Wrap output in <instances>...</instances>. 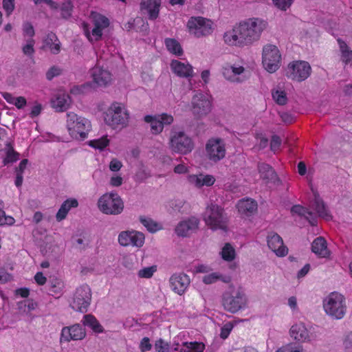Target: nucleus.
Instances as JSON below:
<instances>
[{
  "mask_svg": "<svg viewBox=\"0 0 352 352\" xmlns=\"http://www.w3.org/2000/svg\"><path fill=\"white\" fill-rule=\"evenodd\" d=\"M258 170L261 178L264 180L266 184L270 183L274 185H279L280 183V180L276 173L270 165L265 163H258Z\"/></svg>",
  "mask_w": 352,
  "mask_h": 352,
  "instance_id": "20",
  "label": "nucleus"
},
{
  "mask_svg": "<svg viewBox=\"0 0 352 352\" xmlns=\"http://www.w3.org/2000/svg\"><path fill=\"white\" fill-rule=\"evenodd\" d=\"M323 307L326 314L331 318L341 319L346 314L345 298L338 292H332L324 299Z\"/></svg>",
  "mask_w": 352,
  "mask_h": 352,
  "instance_id": "5",
  "label": "nucleus"
},
{
  "mask_svg": "<svg viewBox=\"0 0 352 352\" xmlns=\"http://www.w3.org/2000/svg\"><path fill=\"white\" fill-rule=\"evenodd\" d=\"M78 202L76 199H68L65 200L60 206L58 212L56 214V219L58 221H61L67 217L68 212L72 208H76Z\"/></svg>",
  "mask_w": 352,
  "mask_h": 352,
  "instance_id": "28",
  "label": "nucleus"
},
{
  "mask_svg": "<svg viewBox=\"0 0 352 352\" xmlns=\"http://www.w3.org/2000/svg\"><path fill=\"white\" fill-rule=\"evenodd\" d=\"M67 128L69 135L76 139L84 140L91 130L90 122L74 112L67 113Z\"/></svg>",
  "mask_w": 352,
  "mask_h": 352,
  "instance_id": "3",
  "label": "nucleus"
},
{
  "mask_svg": "<svg viewBox=\"0 0 352 352\" xmlns=\"http://www.w3.org/2000/svg\"><path fill=\"white\" fill-rule=\"evenodd\" d=\"M157 116L147 115L144 116V120L146 123L151 124V131L153 135H158L161 133L164 129L162 123Z\"/></svg>",
  "mask_w": 352,
  "mask_h": 352,
  "instance_id": "33",
  "label": "nucleus"
},
{
  "mask_svg": "<svg viewBox=\"0 0 352 352\" xmlns=\"http://www.w3.org/2000/svg\"><path fill=\"white\" fill-rule=\"evenodd\" d=\"M267 239L269 248L275 252L277 256H284L287 254L288 249L284 245L282 238L277 233H269Z\"/></svg>",
  "mask_w": 352,
  "mask_h": 352,
  "instance_id": "17",
  "label": "nucleus"
},
{
  "mask_svg": "<svg viewBox=\"0 0 352 352\" xmlns=\"http://www.w3.org/2000/svg\"><path fill=\"white\" fill-rule=\"evenodd\" d=\"M3 7L7 14H10L14 8V0H3Z\"/></svg>",
  "mask_w": 352,
  "mask_h": 352,
  "instance_id": "63",
  "label": "nucleus"
},
{
  "mask_svg": "<svg viewBox=\"0 0 352 352\" xmlns=\"http://www.w3.org/2000/svg\"><path fill=\"white\" fill-rule=\"evenodd\" d=\"M166 48L169 52L177 56H180L183 53L182 48L177 41L174 38H166L164 41Z\"/></svg>",
  "mask_w": 352,
  "mask_h": 352,
  "instance_id": "38",
  "label": "nucleus"
},
{
  "mask_svg": "<svg viewBox=\"0 0 352 352\" xmlns=\"http://www.w3.org/2000/svg\"><path fill=\"white\" fill-rule=\"evenodd\" d=\"M99 210L104 214L117 215L124 210V202L116 192H111L100 197L98 201Z\"/></svg>",
  "mask_w": 352,
  "mask_h": 352,
  "instance_id": "6",
  "label": "nucleus"
},
{
  "mask_svg": "<svg viewBox=\"0 0 352 352\" xmlns=\"http://www.w3.org/2000/svg\"><path fill=\"white\" fill-rule=\"evenodd\" d=\"M199 223V219L191 217L179 222L175 228V232L179 236H187L197 230Z\"/></svg>",
  "mask_w": 352,
  "mask_h": 352,
  "instance_id": "19",
  "label": "nucleus"
},
{
  "mask_svg": "<svg viewBox=\"0 0 352 352\" xmlns=\"http://www.w3.org/2000/svg\"><path fill=\"white\" fill-rule=\"evenodd\" d=\"M311 250L322 258H327L330 255L327 241L322 236L317 237L311 243Z\"/></svg>",
  "mask_w": 352,
  "mask_h": 352,
  "instance_id": "27",
  "label": "nucleus"
},
{
  "mask_svg": "<svg viewBox=\"0 0 352 352\" xmlns=\"http://www.w3.org/2000/svg\"><path fill=\"white\" fill-rule=\"evenodd\" d=\"M239 212L241 214L249 216L257 209V203L252 199L240 200L237 204Z\"/></svg>",
  "mask_w": 352,
  "mask_h": 352,
  "instance_id": "31",
  "label": "nucleus"
},
{
  "mask_svg": "<svg viewBox=\"0 0 352 352\" xmlns=\"http://www.w3.org/2000/svg\"><path fill=\"white\" fill-rule=\"evenodd\" d=\"M221 278V274L218 273H211L204 276L203 282L206 284H212L219 280Z\"/></svg>",
  "mask_w": 352,
  "mask_h": 352,
  "instance_id": "52",
  "label": "nucleus"
},
{
  "mask_svg": "<svg viewBox=\"0 0 352 352\" xmlns=\"http://www.w3.org/2000/svg\"><path fill=\"white\" fill-rule=\"evenodd\" d=\"M160 0H142L140 9L143 14L147 15L150 20H155L158 17Z\"/></svg>",
  "mask_w": 352,
  "mask_h": 352,
  "instance_id": "21",
  "label": "nucleus"
},
{
  "mask_svg": "<svg viewBox=\"0 0 352 352\" xmlns=\"http://www.w3.org/2000/svg\"><path fill=\"white\" fill-rule=\"evenodd\" d=\"M280 53L276 45L267 44L263 47L262 63L268 72L274 73L280 67Z\"/></svg>",
  "mask_w": 352,
  "mask_h": 352,
  "instance_id": "9",
  "label": "nucleus"
},
{
  "mask_svg": "<svg viewBox=\"0 0 352 352\" xmlns=\"http://www.w3.org/2000/svg\"><path fill=\"white\" fill-rule=\"evenodd\" d=\"M337 41L339 45L340 50L341 52V60L345 63L348 64L352 61V50L349 47L347 44L338 38Z\"/></svg>",
  "mask_w": 352,
  "mask_h": 352,
  "instance_id": "36",
  "label": "nucleus"
},
{
  "mask_svg": "<svg viewBox=\"0 0 352 352\" xmlns=\"http://www.w3.org/2000/svg\"><path fill=\"white\" fill-rule=\"evenodd\" d=\"M187 27L189 32L197 38L208 36L212 32V22L201 16L191 17Z\"/></svg>",
  "mask_w": 352,
  "mask_h": 352,
  "instance_id": "11",
  "label": "nucleus"
},
{
  "mask_svg": "<svg viewBox=\"0 0 352 352\" xmlns=\"http://www.w3.org/2000/svg\"><path fill=\"white\" fill-rule=\"evenodd\" d=\"M157 271V267L153 265L151 267H144L138 272V276L140 278H149L153 276L154 272Z\"/></svg>",
  "mask_w": 352,
  "mask_h": 352,
  "instance_id": "45",
  "label": "nucleus"
},
{
  "mask_svg": "<svg viewBox=\"0 0 352 352\" xmlns=\"http://www.w3.org/2000/svg\"><path fill=\"white\" fill-rule=\"evenodd\" d=\"M221 254L222 258L227 261L234 260L236 255L234 248L230 243H226L222 248Z\"/></svg>",
  "mask_w": 352,
  "mask_h": 352,
  "instance_id": "42",
  "label": "nucleus"
},
{
  "mask_svg": "<svg viewBox=\"0 0 352 352\" xmlns=\"http://www.w3.org/2000/svg\"><path fill=\"white\" fill-rule=\"evenodd\" d=\"M129 120V113L120 102H113L104 113L105 123L113 129L126 126Z\"/></svg>",
  "mask_w": 352,
  "mask_h": 352,
  "instance_id": "2",
  "label": "nucleus"
},
{
  "mask_svg": "<svg viewBox=\"0 0 352 352\" xmlns=\"http://www.w3.org/2000/svg\"><path fill=\"white\" fill-rule=\"evenodd\" d=\"M294 0H273L275 6L282 10H286L289 8Z\"/></svg>",
  "mask_w": 352,
  "mask_h": 352,
  "instance_id": "55",
  "label": "nucleus"
},
{
  "mask_svg": "<svg viewBox=\"0 0 352 352\" xmlns=\"http://www.w3.org/2000/svg\"><path fill=\"white\" fill-rule=\"evenodd\" d=\"M289 333L292 338L300 342H311L314 339L313 336L309 333L307 329L303 323L292 325L289 330Z\"/></svg>",
  "mask_w": 352,
  "mask_h": 352,
  "instance_id": "22",
  "label": "nucleus"
},
{
  "mask_svg": "<svg viewBox=\"0 0 352 352\" xmlns=\"http://www.w3.org/2000/svg\"><path fill=\"white\" fill-rule=\"evenodd\" d=\"M169 346L172 351L179 352H203L205 349V345L201 342H184L180 346L175 340L170 343Z\"/></svg>",
  "mask_w": 352,
  "mask_h": 352,
  "instance_id": "23",
  "label": "nucleus"
},
{
  "mask_svg": "<svg viewBox=\"0 0 352 352\" xmlns=\"http://www.w3.org/2000/svg\"><path fill=\"white\" fill-rule=\"evenodd\" d=\"M109 144V140L107 136H102L100 138L90 140L89 142V145L96 149H99L100 151L103 150L105 147H107Z\"/></svg>",
  "mask_w": 352,
  "mask_h": 352,
  "instance_id": "43",
  "label": "nucleus"
},
{
  "mask_svg": "<svg viewBox=\"0 0 352 352\" xmlns=\"http://www.w3.org/2000/svg\"><path fill=\"white\" fill-rule=\"evenodd\" d=\"M82 322L85 326L89 327L95 333H102L104 331V328L98 320L91 314L84 316Z\"/></svg>",
  "mask_w": 352,
  "mask_h": 352,
  "instance_id": "34",
  "label": "nucleus"
},
{
  "mask_svg": "<svg viewBox=\"0 0 352 352\" xmlns=\"http://www.w3.org/2000/svg\"><path fill=\"white\" fill-rule=\"evenodd\" d=\"M91 74L94 82L98 86H107L111 80V76L109 71L100 67L92 68Z\"/></svg>",
  "mask_w": 352,
  "mask_h": 352,
  "instance_id": "24",
  "label": "nucleus"
},
{
  "mask_svg": "<svg viewBox=\"0 0 352 352\" xmlns=\"http://www.w3.org/2000/svg\"><path fill=\"white\" fill-rule=\"evenodd\" d=\"M204 220L212 230H226L228 218L223 209L217 204L208 206L204 213Z\"/></svg>",
  "mask_w": 352,
  "mask_h": 352,
  "instance_id": "4",
  "label": "nucleus"
},
{
  "mask_svg": "<svg viewBox=\"0 0 352 352\" xmlns=\"http://www.w3.org/2000/svg\"><path fill=\"white\" fill-rule=\"evenodd\" d=\"M302 350V346L296 348L292 344H289L278 349L276 352H301Z\"/></svg>",
  "mask_w": 352,
  "mask_h": 352,
  "instance_id": "59",
  "label": "nucleus"
},
{
  "mask_svg": "<svg viewBox=\"0 0 352 352\" xmlns=\"http://www.w3.org/2000/svg\"><path fill=\"white\" fill-rule=\"evenodd\" d=\"M311 67L309 63L304 60H297L290 63L286 69L287 78L298 82L306 80L311 74Z\"/></svg>",
  "mask_w": 352,
  "mask_h": 352,
  "instance_id": "10",
  "label": "nucleus"
},
{
  "mask_svg": "<svg viewBox=\"0 0 352 352\" xmlns=\"http://www.w3.org/2000/svg\"><path fill=\"white\" fill-rule=\"evenodd\" d=\"M192 113L197 118H201L211 111L210 101L203 94L194 96L192 100Z\"/></svg>",
  "mask_w": 352,
  "mask_h": 352,
  "instance_id": "15",
  "label": "nucleus"
},
{
  "mask_svg": "<svg viewBox=\"0 0 352 352\" xmlns=\"http://www.w3.org/2000/svg\"><path fill=\"white\" fill-rule=\"evenodd\" d=\"M52 107L57 111H64L67 110L71 103V98L68 94H59L56 99L52 100Z\"/></svg>",
  "mask_w": 352,
  "mask_h": 352,
  "instance_id": "32",
  "label": "nucleus"
},
{
  "mask_svg": "<svg viewBox=\"0 0 352 352\" xmlns=\"http://www.w3.org/2000/svg\"><path fill=\"white\" fill-rule=\"evenodd\" d=\"M91 301V290L84 284L77 287L69 303L70 307L76 311L86 313Z\"/></svg>",
  "mask_w": 352,
  "mask_h": 352,
  "instance_id": "7",
  "label": "nucleus"
},
{
  "mask_svg": "<svg viewBox=\"0 0 352 352\" xmlns=\"http://www.w3.org/2000/svg\"><path fill=\"white\" fill-rule=\"evenodd\" d=\"M12 280V276L3 268H0V284H4Z\"/></svg>",
  "mask_w": 352,
  "mask_h": 352,
  "instance_id": "61",
  "label": "nucleus"
},
{
  "mask_svg": "<svg viewBox=\"0 0 352 352\" xmlns=\"http://www.w3.org/2000/svg\"><path fill=\"white\" fill-rule=\"evenodd\" d=\"M170 67L173 72L179 77L189 78L193 76L192 67L189 63L174 60L170 63Z\"/></svg>",
  "mask_w": 352,
  "mask_h": 352,
  "instance_id": "25",
  "label": "nucleus"
},
{
  "mask_svg": "<svg viewBox=\"0 0 352 352\" xmlns=\"http://www.w3.org/2000/svg\"><path fill=\"white\" fill-rule=\"evenodd\" d=\"M118 243L124 247L133 245L141 248L144 243V235L142 232L134 230L122 231L118 235Z\"/></svg>",
  "mask_w": 352,
  "mask_h": 352,
  "instance_id": "14",
  "label": "nucleus"
},
{
  "mask_svg": "<svg viewBox=\"0 0 352 352\" xmlns=\"http://www.w3.org/2000/svg\"><path fill=\"white\" fill-rule=\"evenodd\" d=\"M344 346L346 352H352V333H348L344 340Z\"/></svg>",
  "mask_w": 352,
  "mask_h": 352,
  "instance_id": "60",
  "label": "nucleus"
},
{
  "mask_svg": "<svg viewBox=\"0 0 352 352\" xmlns=\"http://www.w3.org/2000/svg\"><path fill=\"white\" fill-rule=\"evenodd\" d=\"M281 144V139L277 135H274L272 137L271 142H270V148L272 151H276L279 148Z\"/></svg>",
  "mask_w": 352,
  "mask_h": 352,
  "instance_id": "58",
  "label": "nucleus"
},
{
  "mask_svg": "<svg viewBox=\"0 0 352 352\" xmlns=\"http://www.w3.org/2000/svg\"><path fill=\"white\" fill-rule=\"evenodd\" d=\"M140 349L142 352H146L151 349L152 345L150 343L149 338L144 337L140 342Z\"/></svg>",
  "mask_w": 352,
  "mask_h": 352,
  "instance_id": "62",
  "label": "nucleus"
},
{
  "mask_svg": "<svg viewBox=\"0 0 352 352\" xmlns=\"http://www.w3.org/2000/svg\"><path fill=\"white\" fill-rule=\"evenodd\" d=\"M189 181L191 184H194L197 188H201L204 186H210L213 185L215 182V179L212 175H192L189 177Z\"/></svg>",
  "mask_w": 352,
  "mask_h": 352,
  "instance_id": "30",
  "label": "nucleus"
},
{
  "mask_svg": "<svg viewBox=\"0 0 352 352\" xmlns=\"http://www.w3.org/2000/svg\"><path fill=\"white\" fill-rule=\"evenodd\" d=\"M49 292L52 295L60 294L64 287L63 282L59 278H52L50 280Z\"/></svg>",
  "mask_w": 352,
  "mask_h": 352,
  "instance_id": "39",
  "label": "nucleus"
},
{
  "mask_svg": "<svg viewBox=\"0 0 352 352\" xmlns=\"http://www.w3.org/2000/svg\"><path fill=\"white\" fill-rule=\"evenodd\" d=\"M122 164L120 161L113 159L109 164V168L111 171L117 172L120 170Z\"/></svg>",
  "mask_w": 352,
  "mask_h": 352,
  "instance_id": "64",
  "label": "nucleus"
},
{
  "mask_svg": "<svg viewBox=\"0 0 352 352\" xmlns=\"http://www.w3.org/2000/svg\"><path fill=\"white\" fill-rule=\"evenodd\" d=\"M157 116V117H159L158 118L160 119V122L163 126V128L164 127V126L170 125L174 121L173 117L168 113H164Z\"/></svg>",
  "mask_w": 352,
  "mask_h": 352,
  "instance_id": "51",
  "label": "nucleus"
},
{
  "mask_svg": "<svg viewBox=\"0 0 352 352\" xmlns=\"http://www.w3.org/2000/svg\"><path fill=\"white\" fill-rule=\"evenodd\" d=\"M74 5L72 0H65L60 6V14L63 19H67L72 16Z\"/></svg>",
  "mask_w": 352,
  "mask_h": 352,
  "instance_id": "40",
  "label": "nucleus"
},
{
  "mask_svg": "<svg viewBox=\"0 0 352 352\" xmlns=\"http://www.w3.org/2000/svg\"><path fill=\"white\" fill-rule=\"evenodd\" d=\"M170 148L174 152L186 154L193 148L192 140L184 132H174L170 141Z\"/></svg>",
  "mask_w": 352,
  "mask_h": 352,
  "instance_id": "13",
  "label": "nucleus"
},
{
  "mask_svg": "<svg viewBox=\"0 0 352 352\" xmlns=\"http://www.w3.org/2000/svg\"><path fill=\"white\" fill-rule=\"evenodd\" d=\"M314 208L320 217L324 218L326 220L331 219V215L329 214L324 203L319 197H316L314 199Z\"/></svg>",
  "mask_w": 352,
  "mask_h": 352,
  "instance_id": "35",
  "label": "nucleus"
},
{
  "mask_svg": "<svg viewBox=\"0 0 352 352\" xmlns=\"http://www.w3.org/2000/svg\"><path fill=\"white\" fill-rule=\"evenodd\" d=\"M34 43L35 41L33 38L28 39L27 43L22 48L23 53L28 56H32L35 52Z\"/></svg>",
  "mask_w": 352,
  "mask_h": 352,
  "instance_id": "46",
  "label": "nucleus"
},
{
  "mask_svg": "<svg viewBox=\"0 0 352 352\" xmlns=\"http://www.w3.org/2000/svg\"><path fill=\"white\" fill-rule=\"evenodd\" d=\"M86 336L85 329L78 324H74L71 327H65L61 331V339L69 342L72 340H80Z\"/></svg>",
  "mask_w": 352,
  "mask_h": 352,
  "instance_id": "18",
  "label": "nucleus"
},
{
  "mask_svg": "<svg viewBox=\"0 0 352 352\" xmlns=\"http://www.w3.org/2000/svg\"><path fill=\"white\" fill-rule=\"evenodd\" d=\"M19 154L15 152L14 150H9L7 153L6 159L4 160V164L8 163H12L19 160Z\"/></svg>",
  "mask_w": 352,
  "mask_h": 352,
  "instance_id": "54",
  "label": "nucleus"
},
{
  "mask_svg": "<svg viewBox=\"0 0 352 352\" xmlns=\"http://www.w3.org/2000/svg\"><path fill=\"white\" fill-rule=\"evenodd\" d=\"M102 29L98 26L94 25L91 30V35L87 34V36L90 41H98L102 38Z\"/></svg>",
  "mask_w": 352,
  "mask_h": 352,
  "instance_id": "47",
  "label": "nucleus"
},
{
  "mask_svg": "<svg viewBox=\"0 0 352 352\" xmlns=\"http://www.w3.org/2000/svg\"><path fill=\"white\" fill-rule=\"evenodd\" d=\"M155 349L156 352H170L169 344L162 338L155 342Z\"/></svg>",
  "mask_w": 352,
  "mask_h": 352,
  "instance_id": "48",
  "label": "nucleus"
},
{
  "mask_svg": "<svg viewBox=\"0 0 352 352\" xmlns=\"http://www.w3.org/2000/svg\"><path fill=\"white\" fill-rule=\"evenodd\" d=\"M244 68L242 66H230L228 68H225L223 74L226 78L234 82L239 80V78L236 77V76L242 74Z\"/></svg>",
  "mask_w": 352,
  "mask_h": 352,
  "instance_id": "37",
  "label": "nucleus"
},
{
  "mask_svg": "<svg viewBox=\"0 0 352 352\" xmlns=\"http://www.w3.org/2000/svg\"><path fill=\"white\" fill-rule=\"evenodd\" d=\"M169 283L172 290L182 296L188 287L190 280L189 276L184 273H175L170 276Z\"/></svg>",
  "mask_w": 352,
  "mask_h": 352,
  "instance_id": "16",
  "label": "nucleus"
},
{
  "mask_svg": "<svg viewBox=\"0 0 352 352\" xmlns=\"http://www.w3.org/2000/svg\"><path fill=\"white\" fill-rule=\"evenodd\" d=\"M246 302L245 294L240 290L226 292L222 296V305L226 311L232 314L245 308Z\"/></svg>",
  "mask_w": 352,
  "mask_h": 352,
  "instance_id": "8",
  "label": "nucleus"
},
{
  "mask_svg": "<svg viewBox=\"0 0 352 352\" xmlns=\"http://www.w3.org/2000/svg\"><path fill=\"white\" fill-rule=\"evenodd\" d=\"M267 23L259 18H250L241 21L224 33V42L230 46H243L258 41Z\"/></svg>",
  "mask_w": 352,
  "mask_h": 352,
  "instance_id": "1",
  "label": "nucleus"
},
{
  "mask_svg": "<svg viewBox=\"0 0 352 352\" xmlns=\"http://www.w3.org/2000/svg\"><path fill=\"white\" fill-rule=\"evenodd\" d=\"M139 219L150 232H155L160 228V225L149 217L140 216Z\"/></svg>",
  "mask_w": 352,
  "mask_h": 352,
  "instance_id": "41",
  "label": "nucleus"
},
{
  "mask_svg": "<svg viewBox=\"0 0 352 352\" xmlns=\"http://www.w3.org/2000/svg\"><path fill=\"white\" fill-rule=\"evenodd\" d=\"M291 212L305 217L312 226H316L317 223V219L313 212L300 205L292 206Z\"/></svg>",
  "mask_w": 352,
  "mask_h": 352,
  "instance_id": "29",
  "label": "nucleus"
},
{
  "mask_svg": "<svg viewBox=\"0 0 352 352\" xmlns=\"http://www.w3.org/2000/svg\"><path fill=\"white\" fill-rule=\"evenodd\" d=\"M109 25V21L106 16L99 15L94 19V25L98 26L102 29L108 27Z\"/></svg>",
  "mask_w": 352,
  "mask_h": 352,
  "instance_id": "53",
  "label": "nucleus"
},
{
  "mask_svg": "<svg viewBox=\"0 0 352 352\" xmlns=\"http://www.w3.org/2000/svg\"><path fill=\"white\" fill-rule=\"evenodd\" d=\"M61 69L56 66H53L50 67L48 71L46 72V78L48 80H51L56 76H58L60 74Z\"/></svg>",
  "mask_w": 352,
  "mask_h": 352,
  "instance_id": "56",
  "label": "nucleus"
},
{
  "mask_svg": "<svg viewBox=\"0 0 352 352\" xmlns=\"http://www.w3.org/2000/svg\"><path fill=\"white\" fill-rule=\"evenodd\" d=\"M234 326V324L232 322H226L221 328L220 337L223 340L226 339L228 337V336L230 335V332L232 331Z\"/></svg>",
  "mask_w": 352,
  "mask_h": 352,
  "instance_id": "49",
  "label": "nucleus"
},
{
  "mask_svg": "<svg viewBox=\"0 0 352 352\" xmlns=\"http://www.w3.org/2000/svg\"><path fill=\"white\" fill-rule=\"evenodd\" d=\"M14 221L12 217L6 215L5 212L0 208V226H11L14 223Z\"/></svg>",
  "mask_w": 352,
  "mask_h": 352,
  "instance_id": "50",
  "label": "nucleus"
},
{
  "mask_svg": "<svg viewBox=\"0 0 352 352\" xmlns=\"http://www.w3.org/2000/svg\"><path fill=\"white\" fill-rule=\"evenodd\" d=\"M60 42L57 36L52 32H49L43 39V49L48 48L53 54L60 52Z\"/></svg>",
  "mask_w": 352,
  "mask_h": 352,
  "instance_id": "26",
  "label": "nucleus"
},
{
  "mask_svg": "<svg viewBox=\"0 0 352 352\" xmlns=\"http://www.w3.org/2000/svg\"><path fill=\"white\" fill-rule=\"evenodd\" d=\"M23 31L25 36H28L31 38H32L35 34L34 27L29 22H26L23 24Z\"/></svg>",
  "mask_w": 352,
  "mask_h": 352,
  "instance_id": "57",
  "label": "nucleus"
},
{
  "mask_svg": "<svg viewBox=\"0 0 352 352\" xmlns=\"http://www.w3.org/2000/svg\"><path fill=\"white\" fill-rule=\"evenodd\" d=\"M206 155L208 159L217 162L225 157L226 144L221 138H211L208 140L206 145Z\"/></svg>",
  "mask_w": 352,
  "mask_h": 352,
  "instance_id": "12",
  "label": "nucleus"
},
{
  "mask_svg": "<svg viewBox=\"0 0 352 352\" xmlns=\"http://www.w3.org/2000/svg\"><path fill=\"white\" fill-rule=\"evenodd\" d=\"M272 98L279 105H284L287 101V98L284 91L276 90L272 91Z\"/></svg>",
  "mask_w": 352,
  "mask_h": 352,
  "instance_id": "44",
  "label": "nucleus"
}]
</instances>
